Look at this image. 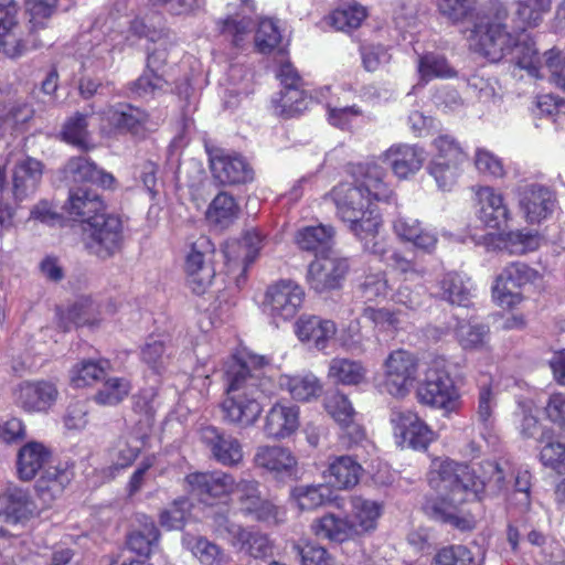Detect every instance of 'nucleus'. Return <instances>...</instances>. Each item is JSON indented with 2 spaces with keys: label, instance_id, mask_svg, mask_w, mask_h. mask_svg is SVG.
Returning <instances> with one entry per match:
<instances>
[{
  "label": "nucleus",
  "instance_id": "1",
  "mask_svg": "<svg viewBox=\"0 0 565 565\" xmlns=\"http://www.w3.org/2000/svg\"><path fill=\"white\" fill-rule=\"evenodd\" d=\"M226 397L221 404L223 419L239 427L252 426L263 408L260 398L269 380L260 369L252 371L245 362L232 358L225 364Z\"/></svg>",
  "mask_w": 565,
  "mask_h": 565
},
{
  "label": "nucleus",
  "instance_id": "2",
  "mask_svg": "<svg viewBox=\"0 0 565 565\" xmlns=\"http://www.w3.org/2000/svg\"><path fill=\"white\" fill-rule=\"evenodd\" d=\"M480 468L482 476L477 477L469 466L446 459L440 461L439 469L433 476L478 500L487 490L497 494L507 489L505 472L498 462L484 461Z\"/></svg>",
  "mask_w": 565,
  "mask_h": 565
},
{
  "label": "nucleus",
  "instance_id": "3",
  "mask_svg": "<svg viewBox=\"0 0 565 565\" xmlns=\"http://www.w3.org/2000/svg\"><path fill=\"white\" fill-rule=\"evenodd\" d=\"M330 195L337 207V215L358 238H367L379 232L380 216L362 188L353 183H340Z\"/></svg>",
  "mask_w": 565,
  "mask_h": 565
},
{
  "label": "nucleus",
  "instance_id": "4",
  "mask_svg": "<svg viewBox=\"0 0 565 565\" xmlns=\"http://www.w3.org/2000/svg\"><path fill=\"white\" fill-rule=\"evenodd\" d=\"M440 461H435L433 468L428 472V483L437 491H445V497H437L426 500L423 510L433 520L449 524L455 529L466 530L469 527V521L459 514L458 507L470 500L467 491L455 490L448 487L447 482L441 478H436L434 472L439 469Z\"/></svg>",
  "mask_w": 565,
  "mask_h": 565
},
{
  "label": "nucleus",
  "instance_id": "5",
  "mask_svg": "<svg viewBox=\"0 0 565 565\" xmlns=\"http://www.w3.org/2000/svg\"><path fill=\"white\" fill-rule=\"evenodd\" d=\"M87 250L100 259H108L122 249L125 235L121 220L113 214H97L84 227Z\"/></svg>",
  "mask_w": 565,
  "mask_h": 565
},
{
  "label": "nucleus",
  "instance_id": "6",
  "mask_svg": "<svg viewBox=\"0 0 565 565\" xmlns=\"http://www.w3.org/2000/svg\"><path fill=\"white\" fill-rule=\"evenodd\" d=\"M419 360L405 349H395L388 353L382 364L383 386L394 397H405L418 377Z\"/></svg>",
  "mask_w": 565,
  "mask_h": 565
},
{
  "label": "nucleus",
  "instance_id": "7",
  "mask_svg": "<svg viewBox=\"0 0 565 565\" xmlns=\"http://www.w3.org/2000/svg\"><path fill=\"white\" fill-rule=\"evenodd\" d=\"M214 252V245L206 236H200L191 246L185 270L188 285L196 295L204 294L215 277Z\"/></svg>",
  "mask_w": 565,
  "mask_h": 565
},
{
  "label": "nucleus",
  "instance_id": "8",
  "mask_svg": "<svg viewBox=\"0 0 565 565\" xmlns=\"http://www.w3.org/2000/svg\"><path fill=\"white\" fill-rule=\"evenodd\" d=\"M390 420L394 437L402 447L426 450L436 437L429 426L411 409H392Z\"/></svg>",
  "mask_w": 565,
  "mask_h": 565
},
{
  "label": "nucleus",
  "instance_id": "9",
  "mask_svg": "<svg viewBox=\"0 0 565 565\" xmlns=\"http://www.w3.org/2000/svg\"><path fill=\"white\" fill-rule=\"evenodd\" d=\"M417 397L420 403L448 413L456 411L459 406V394L451 377L439 369H429L426 372L424 381L417 388Z\"/></svg>",
  "mask_w": 565,
  "mask_h": 565
},
{
  "label": "nucleus",
  "instance_id": "10",
  "mask_svg": "<svg viewBox=\"0 0 565 565\" xmlns=\"http://www.w3.org/2000/svg\"><path fill=\"white\" fill-rule=\"evenodd\" d=\"M515 36L499 22H481L472 30L475 50L491 62H499L511 54Z\"/></svg>",
  "mask_w": 565,
  "mask_h": 565
},
{
  "label": "nucleus",
  "instance_id": "11",
  "mask_svg": "<svg viewBox=\"0 0 565 565\" xmlns=\"http://www.w3.org/2000/svg\"><path fill=\"white\" fill-rule=\"evenodd\" d=\"M537 271L524 263H511L495 279L492 296L500 306L513 307L522 300L518 291L522 286L536 279Z\"/></svg>",
  "mask_w": 565,
  "mask_h": 565
},
{
  "label": "nucleus",
  "instance_id": "12",
  "mask_svg": "<svg viewBox=\"0 0 565 565\" xmlns=\"http://www.w3.org/2000/svg\"><path fill=\"white\" fill-rule=\"evenodd\" d=\"M349 270L345 258L331 255L317 256L308 266L307 281L318 294L339 289Z\"/></svg>",
  "mask_w": 565,
  "mask_h": 565
},
{
  "label": "nucleus",
  "instance_id": "13",
  "mask_svg": "<svg viewBox=\"0 0 565 565\" xmlns=\"http://www.w3.org/2000/svg\"><path fill=\"white\" fill-rule=\"evenodd\" d=\"M210 168L214 180L221 185H241L254 180V169L246 159L223 149L210 152Z\"/></svg>",
  "mask_w": 565,
  "mask_h": 565
},
{
  "label": "nucleus",
  "instance_id": "14",
  "mask_svg": "<svg viewBox=\"0 0 565 565\" xmlns=\"http://www.w3.org/2000/svg\"><path fill=\"white\" fill-rule=\"evenodd\" d=\"M305 299V291L292 280H279L266 291L265 310L273 318H294Z\"/></svg>",
  "mask_w": 565,
  "mask_h": 565
},
{
  "label": "nucleus",
  "instance_id": "15",
  "mask_svg": "<svg viewBox=\"0 0 565 565\" xmlns=\"http://www.w3.org/2000/svg\"><path fill=\"white\" fill-rule=\"evenodd\" d=\"M200 439L211 457L222 466L236 467L243 461L242 444L223 429L212 425L204 426L200 429Z\"/></svg>",
  "mask_w": 565,
  "mask_h": 565
},
{
  "label": "nucleus",
  "instance_id": "16",
  "mask_svg": "<svg viewBox=\"0 0 565 565\" xmlns=\"http://www.w3.org/2000/svg\"><path fill=\"white\" fill-rule=\"evenodd\" d=\"M519 205L529 223H540L555 211L556 194L546 186L527 184L518 191Z\"/></svg>",
  "mask_w": 565,
  "mask_h": 565
},
{
  "label": "nucleus",
  "instance_id": "17",
  "mask_svg": "<svg viewBox=\"0 0 565 565\" xmlns=\"http://www.w3.org/2000/svg\"><path fill=\"white\" fill-rule=\"evenodd\" d=\"M192 492L205 499H221L233 494L235 478L224 471L194 472L186 476Z\"/></svg>",
  "mask_w": 565,
  "mask_h": 565
},
{
  "label": "nucleus",
  "instance_id": "18",
  "mask_svg": "<svg viewBox=\"0 0 565 565\" xmlns=\"http://www.w3.org/2000/svg\"><path fill=\"white\" fill-rule=\"evenodd\" d=\"M253 462L255 467L276 476H294L297 471V459L292 452L281 446H259L256 448Z\"/></svg>",
  "mask_w": 565,
  "mask_h": 565
},
{
  "label": "nucleus",
  "instance_id": "19",
  "mask_svg": "<svg viewBox=\"0 0 565 565\" xmlns=\"http://www.w3.org/2000/svg\"><path fill=\"white\" fill-rule=\"evenodd\" d=\"M66 210L88 224L97 214H104L105 205L99 194L89 185H73L70 189Z\"/></svg>",
  "mask_w": 565,
  "mask_h": 565
},
{
  "label": "nucleus",
  "instance_id": "20",
  "mask_svg": "<svg viewBox=\"0 0 565 565\" xmlns=\"http://www.w3.org/2000/svg\"><path fill=\"white\" fill-rule=\"evenodd\" d=\"M18 6L14 0H0V45L3 52L15 57L20 55L25 44L18 36Z\"/></svg>",
  "mask_w": 565,
  "mask_h": 565
},
{
  "label": "nucleus",
  "instance_id": "21",
  "mask_svg": "<svg viewBox=\"0 0 565 565\" xmlns=\"http://www.w3.org/2000/svg\"><path fill=\"white\" fill-rule=\"evenodd\" d=\"M65 177L74 184L88 185L99 184L103 188H110L115 178L99 169L95 162L86 157H73L65 166Z\"/></svg>",
  "mask_w": 565,
  "mask_h": 565
},
{
  "label": "nucleus",
  "instance_id": "22",
  "mask_svg": "<svg viewBox=\"0 0 565 565\" xmlns=\"http://www.w3.org/2000/svg\"><path fill=\"white\" fill-rule=\"evenodd\" d=\"M52 458L50 448L39 441H29L18 452L17 470L23 481L32 480L40 471L49 467Z\"/></svg>",
  "mask_w": 565,
  "mask_h": 565
},
{
  "label": "nucleus",
  "instance_id": "23",
  "mask_svg": "<svg viewBox=\"0 0 565 565\" xmlns=\"http://www.w3.org/2000/svg\"><path fill=\"white\" fill-rule=\"evenodd\" d=\"M34 505L28 491L18 487H8L0 495V521L6 524H17L28 519Z\"/></svg>",
  "mask_w": 565,
  "mask_h": 565
},
{
  "label": "nucleus",
  "instance_id": "24",
  "mask_svg": "<svg viewBox=\"0 0 565 565\" xmlns=\"http://www.w3.org/2000/svg\"><path fill=\"white\" fill-rule=\"evenodd\" d=\"M383 160L393 169L399 179L417 172L425 160L424 150L415 146L399 145L391 147Z\"/></svg>",
  "mask_w": 565,
  "mask_h": 565
},
{
  "label": "nucleus",
  "instance_id": "25",
  "mask_svg": "<svg viewBox=\"0 0 565 565\" xmlns=\"http://www.w3.org/2000/svg\"><path fill=\"white\" fill-rule=\"evenodd\" d=\"M298 427V407L276 404L266 416L264 431L269 438L281 439L294 434Z\"/></svg>",
  "mask_w": 565,
  "mask_h": 565
},
{
  "label": "nucleus",
  "instance_id": "26",
  "mask_svg": "<svg viewBox=\"0 0 565 565\" xmlns=\"http://www.w3.org/2000/svg\"><path fill=\"white\" fill-rule=\"evenodd\" d=\"M310 527L317 537L333 543H343L358 536L352 521L333 513H327L316 519Z\"/></svg>",
  "mask_w": 565,
  "mask_h": 565
},
{
  "label": "nucleus",
  "instance_id": "27",
  "mask_svg": "<svg viewBox=\"0 0 565 565\" xmlns=\"http://www.w3.org/2000/svg\"><path fill=\"white\" fill-rule=\"evenodd\" d=\"M297 335L302 342H310L318 350L327 347L328 341L337 333L335 323L317 316H302L296 323Z\"/></svg>",
  "mask_w": 565,
  "mask_h": 565
},
{
  "label": "nucleus",
  "instance_id": "28",
  "mask_svg": "<svg viewBox=\"0 0 565 565\" xmlns=\"http://www.w3.org/2000/svg\"><path fill=\"white\" fill-rule=\"evenodd\" d=\"M480 211V220L490 228L500 230L507 225L509 220V210L503 203L501 194L494 192L491 188H481L477 193Z\"/></svg>",
  "mask_w": 565,
  "mask_h": 565
},
{
  "label": "nucleus",
  "instance_id": "29",
  "mask_svg": "<svg viewBox=\"0 0 565 565\" xmlns=\"http://www.w3.org/2000/svg\"><path fill=\"white\" fill-rule=\"evenodd\" d=\"M42 179V163L26 158L15 164L13 171V196L18 202L32 194Z\"/></svg>",
  "mask_w": 565,
  "mask_h": 565
},
{
  "label": "nucleus",
  "instance_id": "30",
  "mask_svg": "<svg viewBox=\"0 0 565 565\" xmlns=\"http://www.w3.org/2000/svg\"><path fill=\"white\" fill-rule=\"evenodd\" d=\"M264 236L257 230H248L239 241L227 243L224 255L228 262H239L243 273L254 263L263 247Z\"/></svg>",
  "mask_w": 565,
  "mask_h": 565
},
{
  "label": "nucleus",
  "instance_id": "31",
  "mask_svg": "<svg viewBox=\"0 0 565 565\" xmlns=\"http://www.w3.org/2000/svg\"><path fill=\"white\" fill-rule=\"evenodd\" d=\"M57 397L56 387L49 382L25 383L20 387L18 401L29 412H43L51 407Z\"/></svg>",
  "mask_w": 565,
  "mask_h": 565
},
{
  "label": "nucleus",
  "instance_id": "32",
  "mask_svg": "<svg viewBox=\"0 0 565 565\" xmlns=\"http://www.w3.org/2000/svg\"><path fill=\"white\" fill-rule=\"evenodd\" d=\"M394 233L403 241L411 242L415 247L430 253L437 244L434 232L423 228L418 220L398 216L393 222Z\"/></svg>",
  "mask_w": 565,
  "mask_h": 565
},
{
  "label": "nucleus",
  "instance_id": "33",
  "mask_svg": "<svg viewBox=\"0 0 565 565\" xmlns=\"http://www.w3.org/2000/svg\"><path fill=\"white\" fill-rule=\"evenodd\" d=\"M236 537L232 545L250 557L265 559L273 555V542L266 533L254 527L235 529Z\"/></svg>",
  "mask_w": 565,
  "mask_h": 565
},
{
  "label": "nucleus",
  "instance_id": "34",
  "mask_svg": "<svg viewBox=\"0 0 565 565\" xmlns=\"http://www.w3.org/2000/svg\"><path fill=\"white\" fill-rule=\"evenodd\" d=\"M128 40L121 33L113 31L103 41L96 43L89 53L87 61L96 70H105L113 65L115 55L121 53L125 42Z\"/></svg>",
  "mask_w": 565,
  "mask_h": 565
},
{
  "label": "nucleus",
  "instance_id": "35",
  "mask_svg": "<svg viewBox=\"0 0 565 565\" xmlns=\"http://www.w3.org/2000/svg\"><path fill=\"white\" fill-rule=\"evenodd\" d=\"M108 121L117 130L136 135L148 121V115L130 104H119L108 110Z\"/></svg>",
  "mask_w": 565,
  "mask_h": 565
},
{
  "label": "nucleus",
  "instance_id": "36",
  "mask_svg": "<svg viewBox=\"0 0 565 565\" xmlns=\"http://www.w3.org/2000/svg\"><path fill=\"white\" fill-rule=\"evenodd\" d=\"M73 473L67 469L49 466L35 482V490L44 501H52L61 495L71 482Z\"/></svg>",
  "mask_w": 565,
  "mask_h": 565
},
{
  "label": "nucleus",
  "instance_id": "37",
  "mask_svg": "<svg viewBox=\"0 0 565 565\" xmlns=\"http://www.w3.org/2000/svg\"><path fill=\"white\" fill-rule=\"evenodd\" d=\"M352 513L354 520L353 527L356 535H363L376 527V521L381 515L382 505L376 501L367 500L362 497H351Z\"/></svg>",
  "mask_w": 565,
  "mask_h": 565
},
{
  "label": "nucleus",
  "instance_id": "38",
  "mask_svg": "<svg viewBox=\"0 0 565 565\" xmlns=\"http://www.w3.org/2000/svg\"><path fill=\"white\" fill-rule=\"evenodd\" d=\"M159 539L160 532L156 523L143 515L139 529L128 534L126 544L130 551L140 556L148 557L152 548L158 544Z\"/></svg>",
  "mask_w": 565,
  "mask_h": 565
},
{
  "label": "nucleus",
  "instance_id": "39",
  "mask_svg": "<svg viewBox=\"0 0 565 565\" xmlns=\"http://www.w3.org/2000/svg\"><path fill=\"white\" fill-rule=\"evenodd\" d=\"M333 236L334 230L331 226H306L297 232L296 243L302 250L323 254L330 249Z\"/></svg>",
  "mask_w": 565,
  "mask_h": 565
},
{
  "label": "nucleus",
  "instance_id": "40",
  "mask_svg": "<svg viewBox=\"0 0 565 565\" xmlns=\"http://www.w3.org/2000/svg\"><path fill=\"white\" fill-rule=\"evenodd\" d=\"M440 297L450 305L469 307L471 303V286L457 273H447L439 282Z\"/></svg>",
  "mask_w": 565,
  "mask_h": 565
},
{
  "label": "nucleus",
  "instance_id": "41",
  "mask_svg": "<svg viewBox=\"0 0 565 565\" xmlns=\"http://www.w3.org/2000/svg\"><path fill=\"white\" fill-rule=\"evenodd\" d=\"M363 469L351 456L337 457L329 465L330 477L333 486L340 489H349L359 483Z\"/></svg>",
  "mask_w": 565,
  "mask_h": 565
},
{
  "label": "nucleus",
  "instance_id": "42",
  "mask_svg": "<svg viewBox=\"0 0 565 565\" xmlns=\"http://www.w3.org/2000/svg\"><path fill=\"white\" fill-rule=\"evenodd\" d=\"M242 514L267 525H278L285 521L286 510L273 499L262 494Z\"/></svg>",
  "mask_w": 565,
  "mask_h": 565
},
{
  "label": "nucleus",
  "instance_id": "43",
  "mask_svg": "<svg viewBox=\"0 0 565 565\" xmlns=\"http://www.w3.org/2000/svg\"><path fill=\"white\" fill-rule=\"evenodd\" d=\"M512 61L515 62L521 68L527 70L529 74L540 77V56L534 42L525 33L515 36L513 47L511 51Z\"/></svg>",
  "mask_w": 565,
  "mask_h": 565
},
{
  "label": "nucleus",
  "instance_id": "44",
  "mask_svg": "<svg viewBox=\"0 0 565 565\" xmlns=\"http://www.w3.org/2000/svg\"><path fill=\"white\" fill-rule=\"evenodd\" d=\"M362 175L363 179L354 184L362 188L365 195L375 201L388 200L391 190L384 182L385 172L380 166L366 164Z\"/></svg>",
  "mask_w": 565,
  "mask_h": 565
},
{
  "label": "nucleus",
  "instance_id": "45",
  "mask_svg": "<svg viewBox=\"0 0 565 565\" xmlns=\"http://www.w3.org/2000/svg\"><path fill=\"white\" fill-rule=\"evenodd\" d=\"M57 0H34L30 9V33L39 34L43 31V39L39 40V45H50L53 35L47 30V20L52 15Z\"/></svg>",
  "mask_w": 565,
  "mask_h": 565
},
{
  "label": "nucleus",
  "instance_id": "46",
  "mask_svg": "<svg viewBox=\"0 0 565 565\" xmlns=\"http://www.w3.org/2000/svg\"><path fill=\"white\" fill-rule=\"evenodd\" d=\"M237 214L238 205L235 199L226 192H221L211 202L206 217L220 227H227L237 217Z\"/></svg>",
  "mask_w": 565,
  "mask_h": 565
},
{
  "label": "nucleus",
  "instance_id": "47",
  "mask_svg": "<svg viewBox=\"0 0 565 565\" xmlns=\"http://www.w3.org/2000/svg\"><path fill=\"white\" fill-rule=\"evenodd\" d=\"M418 73L424 81L434 77L451 78L457 76V71L446 56L436 52H428L419 56Z\"/></svg>",
  "mask_w": 565,
  "mask_h": 565
},
{
  "label": "nucleus",
  "instance_id": "48",
  "mask_svg": "<svg viewBox=\"0 0 565 565\" xmlns=\"http://www.w3.org/2000/svg\"><path fill=\"white\" fill-rule=\"evenodd\" d=\"M331 490L324 484H307L295 487L292 498L301 510H315L331 501Z\"/></svg>",
  "mask_w": 565,
  "mask_h": 565
},
{
  "label": "nucleus",
  "instance_id": "49",
  "mask_svg": "<svg viewBox=\"0 0 565 565\" xmlns=\"http://www.w3.org/2000/svg\"><path fill=\"white\" fill-rule=\"evenodd\" d=\"M366 9L356 3H344L330 14L331 24L339 31L351 32L366 18Z\"/></svg>",
  "mask_w": 565,
  "mask_h": 565
},
{
  "label": "nucleus",
  "instance_id": "50",
  "mask_svg": "<svg viewBox=\"0 0 565 565\" xmlns=\"http://www.w3.org/2000/svg\"><path fill=\"white\" fill-rule=\"evenodd\" d=\"M129 32L138 39L145 38L151 42L161 41L166 36L163 18L156 12L136 17L130 22Z\"/></svg>",
  "mask_w": 565,
  "mask_h": 565
},
{
  "label": "nucleus",
  "instance_id": "51",
  "mask_svg": "<svg viewBox=\"0 0 565 565\" xmlns=\"http://www.w3.org/2000/svg\"><path fill=\"white\" fill-rule=\"evenodd\" d=\"M310 103L311 98L305 92L303 85H298L280 90L277 108L281 116L290 118L303 113Z\"/></svg>",
  "mask_w": 565,
  "mask_h": 565
},
{
  "label": "nucleus",
  "instance_id": "52",
  "mask_svg": "<svg viewBox=\"0 0 565 565\" xmlns=\"http://www.w3.org/2000/svg\"><path fill=\"white\" fill-rule=\"evenodd\" d=\"M217 28L221 34L231 39L234 46H241L254 29V21L246 14L237 13L217 21Z\"/></svg>",
  "mask_w": 565,
  "mask_h": 565
},
{
  "label": "nucleus",
  "instance_id": "53",
  "mask_svg": "<svg viewBox=\"0 0 565 565\" xmlns=\"http://www.w3.org/2000/svg\"><path fill=\"white\" fill-rule=\"evenodd\" d=\"M130 381L125 377H109L95 394L94 399L100 405L114 406L121 403L130 393Z\"/></svg>",
  "mask_w": 565,
  "mask_h": 565
},
{
  "label": "nucleus",
  "instance_id": "54",
  "mask_svg": "<svg viewBox=\"0 0 565 565\" xmlns=\"http://www.w3.org/2000/svg\"><path fill=\"white\" fill-rule=\"evenodd\" d=\"M282 385L287 387L294 399L300 402H308L319 396L322 390L319 380L312 374L286 377Z\"/></svg>",
  "mask_w": 565,
  "mask_h": 565
},
{
  "label": "nucleus",
  "instance_id": "55",
  "mask_svg": "<svg viewBox=\"0 0 565 565\" xmlns=\"http://www.w3.org/2000/svg\"><path fill=\"white\" fill-rule=\"evenodd\" d=\"M87 126V116L82 113H75L63 125V140L83 150H88L90 147L88 143L89 132Z\"/></svg>",
  "mask_w": 565,
  "mask_h": 565
},
{
  "label": "nucleus",
  "instance_id": "56",
  "mask_svg": "<svg viewBox=\"0 0 565 565\" xmlns=\"http://www.w3.org/2000/svg\"><path fill=\"white\" fill-rule=\"evenodd\" d=\"M329 375L343 384H359L363 381L365 370L360 362L335 358L331 361Z\"/></svg>",
  "mask_w": 565,
  "mask_h": 565
},
{
  "label": "nucleus",
  "instance_id": "57",
  "mask_svg": "<svg viewBox=\"0 0 565 565\" xmlns=\"http://www.w3.org/2000/svg\"><path fill=\"white\" fill-rule=\"evenodd\" d=\"M169 82L163 73L145 70L143 73L129 84L131 93L139 97L154 96L157 93L166 92Z\"/></svg>",
  "mask_w": 565,
  "mask_h": 565
},
{
  "label": "nucleus",
  "instance_id": "58",
  "mask_svg": "<svg viewBox=\"0 0 565 565\" xmlns=\"http://www.w3.org/2000/svg\"><path fill=\"white\" fill-rule=\"evenodd\" d=\"M515 422L519 423V430L523 438H534L540 441L541 434L547 429H542L539 419L532 413V406L529 402H519L514 412Z\"/></svg>",
  "mask_w": 565,
  "mask_h": 565
},
{
  "label": "nucleus",
  "instance_id": "59",
  "mask_svg": "<svg viewBox=\"0 0 565 565\" xmlns=\"http://www.w3.org/2000/svg\"><path fill=\"white\" fill-rule=\"evenodd\" d=\"M516 14L527 26H536L552 7V0H518Z\"/></svg>",
  "mask_w": 565,
  "mask_h": 565
},
{
  "label": "nucleus",
  "instance_id": "60",
  "mask_svg": "<svg viewBox=\"0 0 565 565\" xmlns=\"http://www.w3.org/2000/svg\"><path fill=\"white\" fill-rule=\"evenodd\" d=\"M455 333L465 350H478L484 347L489 330L482 324L460 323Z\"/></svg>",
  "mask_w": 565,
  "mask_h": 565
},
{
  "label": "nucleus",
  "instance_id": "61",
  "mask_svg": "<svg viewBox=\"0 0 565 565\" xmlns=\"http://www.w3.org/2000/svg\"><path fill=\"white\" fill-rule=\"evenodd\" d=\"M388 266L399 276L404 281L420 280L426 275V268L413 259L406 258L399 252H393L387 257Z\"/></svg>",
  "mask_w": 565,
  "mask_h": 565
},
{
  "label": "nucleus",
  "instance_id": "62",
  "mask_svg": "<svg viewBox=\"0 0 565 565\" xmlns=\"http://www.w3.org/2000/svg\"><path fill=\"white\" fill-rule=\"evenodd\" d=\"M105 362L83 361L71 371V381L76 387L89 385L105 376Z\"/></svg>",
  "mask_w": 565,
  "mask_h": 565
},
{
  "label": "nucleus",
  "instance_id": "63",
  "mask_svg": "<svg viewBox=\"0 0 565 565\" xmlns=\"http://www.w3.org/2000/svg\"><path fill=\"white\" fill-rule=\"evenodd\" d=\"M461 162L433 159L428 166L429 174L434 177L439 189L449 190L456 182Z\"/></svg>",
  "mask_w": 565,
  "mask_h": 565
},
{
  "label": "nucleus",
  "instance_id": "64",
  "mask_svg": "<svg viewBox=\"0 0 565 565\" xmlns=\"http://www.w3.org/2000/svg\"><path fill=\"white\" fill-rule=\"evenodd\" d=\"M431 565H473V555L463 545H451L439 550Z\"/></svg>",
  "mask_w": 565,
  "mask_h": 565
}]
</instances>
